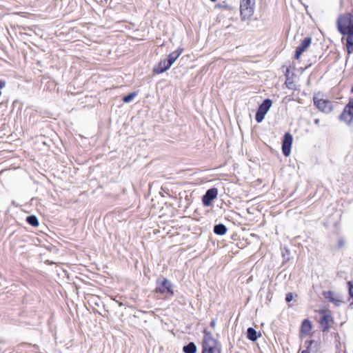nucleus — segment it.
Masks as SVG:
<instances>
[{
  "mask_svg": "<svg viewBox=\"0 0 353 353\" xmlns=\"http://www.w3.org/2000/svg\"><path fill=\"white\" fill-rule=\"evenodd\" d=\"M337 28L343 35H347L346 48L348 54L353 52V16L350 13H345L339 17Z\"/></svg>",
  "mask_w": 353,
  "mask_h": 353,
  "instance_id": "obj_1",
  "label": "nucleus"
},
{
  "mask_svg": "<svg viewBox=\"0 0 353 353\" xmlns=\"http://www.w3.org/2000/svg\"><path fill=\"white\" fill-rule=\"evenodd\" d=\"M204 333L202 353H221L216 340L207 330H205Z\"/></svg>",
  "mask_w": 353,
  "mask_h": 353,
  "instance_id": "obj_2",
  "label": "nucleus"
},
{
  "mask_svg": "<svg viewBox=\"0 0 353 353\" xmlns=\"http://www.w3.org/2000/svg\"><path fill=\"white\" fill-rule=\"evenodd\" d=\"M255 0H240V14L242 20L250 19L254 12Z\"/></svg>",
  "mask_w": 353,
  "mask_h": 353,
  "instance_id": "obj_3",
  "label": "nucleus"
},
{
  "mask_svg": "<svg viewBox=\"0 0 353 353\" xmlns=\"http://www.w3.org/2000/svg\"><path fill=\"white\" fill-rule=\"evenodd\" d=\"M315 106L322 112L329 114L333 110V104L332 101L324 99L319 94H316L313 98Z\"/></svg>",
  "mask_w": 353,
  "mask_h": 353,
  "instance_id": "obj_4",
  "label": "nucleus"
},
{
  "mask_svg": "<svg viewBox=\"0 0 353 353\" xmlns=\"http://www.w3.org/2000/svg\"><path fill=\"white\" fill-rule=\"evenodd\" d=\"M156 292L172 296L173 295L172 285L166 279H158Z\"/></svg>",
  "mask_w": 353,
  "mask_h": 353,
  "instance_id": "obj_5",
  "label": "nucleus"
},
{
  "mask_svg": "<svg viewBox=\"0 0 353 353\" xmlns=\"http://www.w3.org/2000/svg\"><path fill=\"white\" fill-rule=\"evenodd\" d=\"M339 119L348 125L351 123L353 120V99H351L345 105L343 112L339 117Z\"/></svg>",
  "mask_w": 353,
  "mask_h": 353,
  "instance_id": "obj_6",
  "label": "nucleus"
},
{
  "mask_svg": "<svg viewBox=\"0 0 353 353\" xmlns=\"http://www.w3.org/2000/svg\"><path fill=\"white\" fill-rule=\"evenodd\" d=\"M272 101L270 99H265L262 104L260 105L259 110L256 114L255 118L258 123L262 122L264 119L265 115L269 111L272 106Z\"/></svg>",
  "mask_w": 353,
  "mask_h": 353,
  "instance_id": "obj_7",
  "label": "nucleus"
},
{
  "mask_svg": "<svg viewBox=\"0 0 353 353\" xmlns=\"http://www.w3.org/2000/svg\"><path fill=\"white\" fill-rule=\"evenodd\" d=\"M292 141H293L292 135L290 132L285 133L284 135L283 144H282V150H283V154L285 157H288L290 154Z\"/></svg>",
  "mask_w": 353,
  "mask_h": 353,
  "instance_id": "obj_8",
  "label": "nucleus"
},
{
  "mask_svg": "<svg viewBox=\"0 0 353 353\" xmlns=\"http://www.w3.org/2000/svg\"><path fill=\"white\" fill-rule=\"evenodd\" d=\"M320 314L321 316V324L323 327V330H327L333 322L332 317L330 312L327 310H321Z\"/></svg>",
  "mask_w": 353,
  "mask_h": 353,
  "instance_id": "obj_9",
  "label": "nucleus"
},
{
  "mask_svg": "<svg viewBox=\"0 0 353 353\" xmlns=\"http://www.w3.org/2000/svg\"><path fill=\"white\" fill-rule=\"evenodd\" d=\"M312 39L310 37H306L305 38L301 44L296 48L295 51V58L296 59H299L301 57V55L303 54L304 51H305L307 48L311 44Z\"/></svg>",
  "mask_w": 353,
  "mask_h": 353,
  "instance_id": "obj_10",
  "label": "nucleus"
},
{
  "mask_svg": "<svg viewBox=\"0 0 353 353\" xmlns=\"http://www.w3.org/2000/svg\"><path fill=\"white\" fill-rule=\"evenodd\" d=\"M218 194L217 189L211 188L208 190L203 197V203L205 206H209L213 199H216Z\"/></svg>",
  "mask_w": 353,
  "mask_h": 353,
  "instance_id": "obj_11",
  "label": "nucleus"
},
{
  "mask_svg": "<svg viewBox=\"0 0 353 353\" xmlns=\"http://www.w3.org/2000/svg\"><path fill=\"white\" fill-rule=\"evenodd\" d=\"M323 295L325 299L334 304L336 306H339L342 303L341 298L332 291L325 292Z\"/></svg>",
  "mask_w": 353,
  "mask_h": 353,
  "instance_id": "obj_12",
  "label": "nucleus"
},
{
  "mask_svg": "<svg viewBox=\"0 0 353 353\" xmlns=\"http://www.w3.org/2000/svg\"><path fill=\"white\" fill-rule=\"evenodd\" d=\"M171 67L166 59L161 60L158 65L155 66L153 69V72L155 74H161L168 70Z\"/></svg>",
  "mask_w": 353,
  "mask_h": 353,
  "instance_id": "obj_13",
  "label": "nucleus"
},
{
  "mask_svg": "<svg viewBox=\"0 0 353 353\" xmlns=\"http://www.w3.org/2000/svg\"><path fill=\"white\" fill-rule=\"evenodd\" d=\"M312 325L310 320L305 319L301 324V335L302 336H306L310 334V331L312 330Z\"/></svg>",
  "mask_w": 353,
  "mask_h": 353,
  "instance_id": "obj_14",
  "label": "nucleus"
},
{
  "mask_svg": "<svg viewBox=\"0 0 353 353\" xmlns=\"http://www.w3.org/2000/svg\"><path fill=\"white\" fill-rule=\"evenodd\" d=\"M183 49L178 48L175 51L171 52L169 54L168 57V62L169 63V65L172 66V65L175 62V61L179 58V57L181 55V54L183 52Z\"/></svg>",
  "mask_w": 353,
  "mask_h": 353,
  "instance_id": "obj_15",
  "label": "nucleus"
},
{
  "mask_svg": "<svg viewBox=\"0 0 353 353\" xmlns=\"http://www.w3.org/2000/svg\"><path fill=\"white\" fill-rule=\"evenodd\" d=\"M227 228L223 224H218L214 227V232L219 235H223L227 232Z\"/></svg>",
  "mask_w": 353,
  "mask_h": 353,
  "instance_id": "obj_16",
  "label": "nucleus"
},
{
  "mask_svg": "<svg viewBox=\"0 0 353 353\" xmlns=\"http://www.w3.org/2000/svg\"><path fill=\"white\" fill-rule=\"evenodd\" d=\"M247 337L249 340L252 341H256V339H258L256 331L252 327H249L247 330Z\"/></svg>",
  "mask_w": 353,
  "mask_h": 353,
  "instance_id": "obj_17",
  "label": "nucleus"
},
{
  "mask_svg": "<svg viewBox=\"0 0 353 353\" xmlns=\"http://www.w3.org/2000/svg\"><path fill=\"white\" fill-rule=\"evenodd\" d=\"M185 353H195L196 352V347L194 343H190L183 347Z\"/></svg>",
  "mask_w": 353,
  "mask_h": 353,
  "instance_id": "obj_18",
  "label": "nucleus"
},
{
  "mask_svg": "<svg viewBox=\"0 0 353 353\" xmlns=\"http://www.w3.org/2000/svg\"><path fill=\"white\" fill-rule=\"evenodd\" d=\"M26 221L34 227H37L39 225V221L36 216L31 215L27 217Z\"/></svg>",
  "mask_w": 353,
  "mask_h": 353,
  "instance_id": "obj_19",
  "label": "nucleus"
},
{
  "mask_svg": "<svg viewBox=\"0 0 353 353\" xmlns=\"http://www.w3.org/2000/svg\"><path fill=\"white\" fill-rule=\"evenodd\" d=\"M136 96H137V92H132V93L129 94L128 95L124 97L123 99V101L125 103H130L134 99V97Z\"/></svg>",
  "mask_w": 353,
  "mask_h": 353,
  "instance_id": "obj_20",
  "label": "nucleus"
},
{
  "mask_svg": "<svg viewBox=\"0 0 353 353\" xmlns=\"http://www.w3.org/2000/svg\"><path fill=\"white\" fill-rule=\"evenodd\" d=\"M347 285L349 287V289H348L349 295L352 299V301L350 303V305H353V281H348Z\"/></svg>",
  "mask_w": 353,
  "mask_h": 353,
  "instance_id": "obj_21",
  "label": "nucleus"
},
{
  "mask_svg": "<svg viewBox=\"0 0 353 353\" xmlns=\"http://www.w3.org/2000/svg\"><path fill=\"white\" fill-rule=\"evenodd\" d=\"M293 299V296H292V294H288L286 295V298H285V300L287 302H290Z\"/></svg>",
  "mask_w": 353,
  "mask_h": 353,
  "instance_id": "obj_22",
  "label": "nucleus"
},
{
  "mask_svg": "<svg viewBox=\"0 0 353 353\" xmlns=\"http://www.w3.org/2000/svg\"><path fill=\"white\" fill-rule=\"evenodd\" d=\"M6 85V82L4 80H0V90L3 88Z\"/></svg>",
  "mask_w": 353,
  "mask_h": 353,
  "instance_id": "obj_23",
  "label": "nucleus"
},
{
  "mask_svg": "<svg viewBox=\"0 0 353 353\" xmlns=\"http://www.w3.org/2000/svg\"><path fill=\"white\" fill-rule=\"evenodd\" d=\"M210 326L212 327V328H214L216 327V321L214 319H213L211 322H210Z\"/></svg>",
  "mask_w": 353,
  "mask_h": 353,
  "instance_id": "obj_24",
  "label": "nucleus"
},
{
  "mask_svg": "<svg viewBox=\"0 0 353 353\" xmlns=\"http://www.w3.org/2000/svg\"><path fill=\"white\" fill-rule=\"evenodd\" d=\"M19 205H20L19 203H17V202L15 201H12V206H13V207H18Z\"/></svg>",
  "mask_w": 353,
  "mask_h": 353,
  "instance_id": "obj_25",
  "label": "nucleus"
},
{
  "mask_svg": "<svg viewBox=\"0 0 353 353\" xmlns=\"http://www.w3.org/2000/svg\"><path fill=\"white\" fill-rule=\"evenodd\" d=\"M314 122V123L316 125H319V123H320V119H316Z\"/></svg>",
  "mask_w": 353,
  "mask_h": 353,
  "instance_id": "obj_26",
  "label": "nucleus"
},
{
  "mask_svg": "<svg viewBox=\"0 0 353 353\" xmlns=\"http://www.w3.org/2000/svg\"><path fill=\"white\" fill-rule=\"evenodd\" d=\"M301 353H309V351L307 350H303Z\"/></svg>",
  "mask_w": 353,
  "mask_h": 353,
  "instance_id": "obj_27",
  "label": "nucleus"
},
{
  "mask_svg": "<svg viewBox=\"0 0 353 353\" xmlns=\"http://www.w3.org/2000/svg\"><path fill=\"white\" fill-rule=\"evenodd\" d=\"M1 95V91L0 90V96Z\"/></svg>",
  "mask_w": 353,
  "mask_h": 353,
  "instance_id": "obj_28",
  "label": "nucleus"
},
{
  "mask_svg": "<svg viewBox=\"0 0 353 353\" xmlns=\"http://www.w3.org/2000/svg\"><path fill=\"white\" fill-rule=\"evenodd\" d=\"M352 92H353V87L352 88Z\"/></svg>",
  "mask_w": 353,
  "mask_h": 353,
  "instance_id": "obj_29",
  "label": "nucleus"
},
{
  "mask_svg": "<svg viewBox=\"0 0 353 353\" xmlns=\"http://www.w3.org/2000/svg\"><path fill=\"white\" fill-rule=\"evenodd\" d=\"M1 350V348H0V351Z\"/></svg>",
  "mask_w": 353,
  "mask_h": 353,
  "instance_id": "obj_30",
  "label": "nucleus"
}]
</instances>
